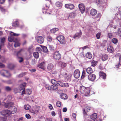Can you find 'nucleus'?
Instances as JSON below:
<instances>
[{
  "instance_id": "obj_1",
  "label": "nucleus",
  "mask_w": 121,
  "mask_h": 121,
  "mask_svg": "<svg viewBox=\"0 0 121 121\" xmlns=\"http://www.w3.org/2000/svg\"><path fill=\"white\" fill-rule=\"evenodd\" d=\"M14 103L10 102L5 103L4 104L5 107L6 108H8L10 114H14L16 112L17 109L16 108L13 106Z\"/></svg>"
},
{
  "instance_id": "obj_2",
  "label": "nucleus",
  "mask_w": 121,
  "mask_h": 121,
  "mask_svg": "<svg viewBox=\"0 0 121 121\" xmlns=\"http://www.w3.org/2000/svg\"><path fill=\"white\" fill-rule=\"evenodd\" d=\"M53 57L55 60H59L61 59V55L58 51H56L53 53Z\"/></svg>"
},
{
  "instance_id": "obj_3",
  "label": "nucleus",
  "mask_w": 121,
  "mask_h": 121,
  "mask_svg": "<svg viewBox=\"0 0 121 121\" xmlns=\"http://www.w3.org/2000/svg\"><path fill=\"white\" fill-rule=\"evenodd\" d=\"M56 39L61 44H65L66 43L65 40V37L63 35L58 36Z\"/></svg>"
},
{
  "instance_id": "obj_4",
  "label": "nucleus",
  "mask_w": 121,
  "mask_h": 121,
  "mask_svg": "<svg viewBox=\"0 0 121 121\" xmlns=\"http://www.w3.org/2000/svg\"><path fill=\"white\" fill-rule=\"evenodd\" d=\"M1 115L6 117H9L10 115L9 110H3L1 112Z\"/></svg>"
},
{
  "instance_id": "obj_5",
  "label": "nucleus",
  "mask_w": 121,
  "mask_h": 121,
  "mask_svg": "<svg viewBox=\"0 0 121 121\" xmlns=\"http://www.w3.org/2000/svg\"><path fill=\"white\" fill-rule=\"evenodd\" d=\"M78 7L82 13L85 12V8L84 4H79L78 5Z\"/></svg>"
},
{
  "instance_id": "obj_6",
  "label": "nucleus",
  "mask_w": 121,
  "mask_h": 121,
  "mask_svg": "<svg viewBox=\"0 0 121 121\" xmlns=\"http://www.w3.org/2000/svg\"><path fill=\"white\" fill-rule=\"evenodd\" d=\"M88 77L89 80L92 81H93L95 80L96 76L95 74H92L88 75Z\"/></svg>"
},
{
  "instance_id": "obj_7",
  "label": "nucleus",
  "mask_w": 121,
  "mask_h": 121,
  "mask_svg": "<svg viewBox=\"0 0 121 121\" xmlns=\"http://www.w3.org/2000/svg\"><path fill=\"white\" fill-rule=\"evenodd\" d=\"M80 75V72L79 70L77 69L76 70L74 73V77L76 78H78Z\"/></svg>"
},
{
  "instance_id": "obj_8",
  "label": "nucleus",
  "mask_w": 121,
  "mask_h": 121,
  "mask_svg": "<svg viewBox=\"0 0 121 121\" xmlns=\"http://www.w3.org/2000/svg\"><path fill=\"white\" fill-rule=\"evenodd\" d=\"M65 6L66 8L71 10L73 9L74 8V5L73 4L71 3L65 4Z\"/></svg>"
},
{
  "instance_id": "obj_9",
  "label": "nucleus",
  "mask_w": 121,
  "mask_h": 121,
  "mask_svg": "<svg viewBox=\"0 0 121 121\" xmlns=\"http://www.w3.org/2000/svg\"><path fill=\"white\" fill-rule=\"evenodd\" d=\"M37 42L39 43L42 44L43 43L44 41V38L42 36H38L37 39Z\"/></svg>"
},
{
  "instance_id": "obj_10",
  "label": "nucleus",
  "mask_w": 121,
  "mask_h": 121,
  "mask_svg": "<svg viewBox=\"0 0 121 121\" xmlns=\"http://www.w3.org/2000/svg\"><path fill=\"white\" fill-rule=\"evenodd\" d=\"M90 87H87L86 88L84 94L85 96H89L90 95Z\"/></svg>"
},
{
  "instance_id": "obj_11",
  "label": "nucleus",
  "mask_w": 121,
  "mask_h": 121,
  "mask_svg": "<svg viewBox=\"0 0 121 121\" xmlns=\"http://www.w3.org/2000/svg\"><path fill=\"white\" fill-rule=\"evenodd\" d=\"M45 63L44 61L41 62L37 66L39 68L42 69L43 70H44L45 69V68L44 66Z\"/></svg>"
},
{
  "instance_id": "obj_12",
  "label": "nucleus",
  "mask_w": 121,
  "mask_h": 121,
  "mask_svg": "<svg viewBox=\"0 0 121 121\" xmlns=\"http://www.w3.org/2000/svg\"><path fill=\"white\" fill-rule=\"evenodd\" d=\"M26 85V82L23 83L22 84H21L20 85L19 87V89L20 91L23 90H25V87Z\"/></svg>"
},
{
  "instance_id": "obj_13",
  "label": "nucleus",
  "mask_w": 121,
  "mask_h": 121,
  "mask_svg": "<svg viewBox=\"0 0 121 121\" xmlns=\"http://www.w3.org/2000/svg\"><path fill=\"white\" fill-rule=\"evenodd\" d=\"M82 33L81 30H80V32L79 33H77L74 35L73 38L74 39H76L77 38H79L82 35Z\"/></svg>"
},
{
  "instance_id": "obj_14",
  "label": "nucleus",
  "mask_w": 121,
  "mask_h": 121,
  "mask_svg": "<svg viewBox=\"0 0 121 121\" xmlns=\"http://www.w3.org/2000/svg\"><path fill=\"white\" fill-rule=\"evenodd\" d=\"M54 65H53L52 63H50L48 65L47 67L48 70L49 71L52 70L54 68Z\"/></svg>"
},
{
  "instance_id": "obj_15",
  "label": "nucleus",
  "mask_w": 121,
  "mask_h": 121,
  "mask_svg": "<svg viewBox=\"0 0 121 121\" xmlns=\"http://www.w3.org/2000/svg\"><path fill=\"white\" fill-rule=\"evenodd\" d=\"M107 51L109 52L112 53L113 52L114 48L110 45H109L108 47Z\"/></svg>"
},
{
  "instance_id": "obj_16",
  "label": "nucleus",
  "mask_w": 121,
  "mask_h": 121,
  "mask_svg": "<svg viewBox=\"0 0 121 121\" xmlns=\"http://www.w3.org/2000/svg\"><path fill=\"white\" fill-rule=\"evenodd\" d=\"M99 75L100 76L102 77V78L104 79H105L106 78V74L102 71H100L99 72Z\"/></svg>"
},
{
  "instance_id": "obj_17",
  "label": "nucleus",
  "mask_w": 121,
  "mask_h": 121,
  "mask_svg": "<svg viewBox=\"0 0 121 121\" xmlns=\"http://www.w3.org/2000/svg\"><path fill=\"white\" fill-rule=\"evenodd\" d=\"M0 72L1 74L3 76H5L4 74L5 73L8 74L10 76V73H9L8 71L7 70H2L0 71Z\"/></svg>"
},
{
  "instance_id": "obj_18",
  "label": "nucleus",
  "mask_w": 121,
  "mask_h": 121,
  "mask_svg": "<svg viewBox=\"0 0 121 121\" xmlns=\"http://www.w3.org/2000/svg\"><path fill=\"white\" fill-rule=\"evenodd\" d=\"M76 13L74 12H72L70 13L68 16V17L70 18H74L76 16Z\"/></svg>"
},
{
  "instance_id": "obj_19",
  "label": "nucleus",
  "mask_w": 121,
  "mask_h": 121,
  "mask_svg": "<svg viewBox=\"0 0 121 121\" xmlns=\"http://www.w3.org/2000/svg\"><path fill=\"white\" fill-rule=\"evenodd\" d=\"M60 96L61 98L63 99H66L68 98L67 95L65 94L62 93L61 94Z\"/></svg>"
},
{
  "instance_id": "obj_20",
  "label": "nucleus",
  "mask_w": 121,
  "mask_h": 121,
  "mask_svg": "<svg viewBox=\"0 0 121 121\" xmlns=\"http://www.w3.org/2000/svg\"><path fill=\"white\" fill-rule=\"evenodd\" d=\"M97 13V10L94 9H91L90 12V14L92 16L95 15Z\"/></svg>"
},
{
  "instance_id": "obj_21",
  "label": "nucleus",
  "mask_w": 121,
  "mask_h": 121,
  "mask_svg": "<svg viewBox=\"0 0 121 121\" xmlns=\"http://www.w3.org/2000/svg\"><path fill=\"white\" fill-rule=\"evenodd\" d=\"M45 3L46 7L48 8L50 4H51V0H46Z\"/></svg>"
},
{
  "instance_id": "obj_22",
  "label": "nucleus",
  "mask_w": 121,
  "mask_h": 121,
  "mask_svg": "<svg viewBox=\"0 0 121 121\" xmlns=\"http://www.w3.org/2000/svg\"><path fill=\"white\" fill-rule=\"evenodd\" d=\"M86 87L83 86H82L80 88V91L82 94H83Z\"/></svg>"
},
{
  "instance_id": "obj_23",
  "label": "nucleus",
  "mask_w": 121,
  "mask_h": 121,
  "mask_svg": "<svg viewBox=\"0 0 121 121\" xmlns=\"http://www.w3.org/2000/svg\"><path fill=\"white\" fill-rule=\"evenodd\" d=\"M18 42V41L17 39V38L15 39V41L14 42L15 43L14 45L15 48L19 46L20 45V43Z\"/></svg>"
},
{
  "instance_id": "obj_24",
  "label": "nucleus",
  "mask_w": 121,
  "mask_h": 121,
  "mask_svg": "<svg viewBox=\"0 0 121 121\" xmlns=\"http://www.w3.org/2000/svg\"><path fill=\"white\" fill-rule=\"evenodd\" d=\"M34 48L33 47L31 46H30L28 48L27 51L30 53H32L33 51Z\"/></svg>"
},
{
  "instance_id": "obj_25",
  "label": "nucleus",
  "mask_w": 121,
  "mask_h": 121,
  "mask_svg": "<svg viewBox=\"0 0 121 121\" xmlns=\"http://www.w3.org/2000/svg\"><path fill=\"white\" fill-rule=\"evenodd\" d=\"M8 40L10 42L15 41V39H14V37L12 35H10V36H9L8 37Z\"/></svg>"
},
{
  "instance_id": "obj_26",
  "label": "nucleus",
  "mask_w": 121,
  "mask_h": 121,
  "mask_svg": "<svg viewBox=\"0 0 121 121\" xmlns=\"http://www.w3.org/2000/svg\"><path fill=\"white\" fill-rule=\"evenodd\" d=\"M53 86L52 85H50L48 84H47L45 85V87L48 90H51Z\"/></svg>"
},
{
  "instance_id": "obj_27",
  "label": "nucleus",
  "mask_w": 121,
  "mask_h": 121,
  "mask_svg": "<svg viewBox=\"0 0 121 121\" xmlns=\"http://www.w3.org/2000/svg\"><path fill=\"white\" fill-rule=\"evenodd\" d=\"M22 51H23V49H21L17 52L16 53V56L18 57H19V56L22 55L21 52Z\"/></svg>"
},
{
  "instance_id": "obj_28",
  "label": "nucleus",
  "mask_w": 121,
  "mask_h": 121,
  "mask_svg": "<svg viewBox=\"0 0 121 121\" xmlns=\"http://www.w3.org/2000/svg\"><path fill=\"white\" fill-rule=\"evenodd\" d=\"M19 22L17 21L13 22L12 23V26L14 27H18L19 26Z\"/></svg>"
},
{
  "instance_id": "obj_29",
  "label": "nucleus",
  "mask_w": 121,
  "mask_h": 121,
  "mask_svg": "<svg viewBox=\"0 0 121 121\" xmlns=\"http://www.w3.org/2000/svg\"><path fill=\"white\" fill-rule=\"evenodd\" d=\"M97 117V115L96 113H94L90 116V118L92 120L95 119Z\"/></svg>"
},
{
  "instance_id": "obj_30",
  "label": "nucleus",
  "mask_w": 121,
  "mask_h": 121,
  "mask_svg": "<svg viewBox=\"0 0 121 121\" xmlns=\"http://www.w3.org/2000/svg\"><path fill=\"white\" fill-rule=\"evenodd\" d=\"M86 71L88 73L90 74L92 73L93 72L92 69L90 67H88L86 69Z\"/></svg>"
},
{
  "instance_id": "obj_31",
  "label": "nucleus",
  "mask_w": 121,
  "mask_h": 121,
  "mask_svg": "<svg viewBox=\"0 0 121 121\" xmlns=\"http://www.w3.org/2000/svg\"><path fill=\"white\" fill-rule=\"evenodd\" d=\"M108 56L106 54L103 55L102 57V59L103 61H105L108 59Z\"/></svg>"
},
{
  "instance_id": "obj_32",
  "label": "nucleus",
  "mask_w": 121,
  "mask_h": 121,
  "mask_svg": "<svg viewBox=\"0 0 121 121\" xmlns=\"http://www.w3.org/2000/svg\"><path fill=\"white\" fill-rule=\"evenodd\" d=\"M86 57L89 59H91L92 57V55L89 52H88L86 55Z\"/></svg>"
},
{
  "instance_id": "obj_33",
  "label": "nucleus",
  "mask_w": 121,
  "mask_h": 121,
  "mask_svg": "<svg viewBox=\"0 0 121 121\" xmlns=\"http://www.w3.org/2000/svg\"><path fill=\"white\" fill-rule=\"evenodd\" d=\"M51 82V83L55 86H56L58 85V82L55 79H52Z\"/></svg>"
},
{
  "instance_id": "obj_34",
  "label": "nucleus",
  "mask_w": 121,
  "mask_h": 121,
  "mask_svg": "<svg viewBox=\"0 0 121 121\" xmlns=\"http://www.w3.org/2000/svg\"><path fill=\"white\" fill-rule=\"evenodd\" d=\"M59 29L57 28H54L50 30V32L52 33H54L56 31L59 30Z\"/></svg>"
},
{
  "instance_id": "obj_35",
  "label": "nucleus",
  "mask_w": 121,
  "mask_h": 121,
  "mask_svg": "<svg viewBox=\"0 0 121 121\" xmlns=\"http://www.w3.org/2000/svg\"><path fill=\"white\" fill-rule=\"evenodd\" d=\"M33 55L34 57L36 58L37 59L39 57V54L38 52H34L33 53Z\"/></svg>"
},
{
  "instance_id": "obj_36",
  "label": "nucleus",
  "mask_w": 121,
  "mask_h": 121,
  "mask_svg": "<svg viewBox=\"0 0 121 121\" xmlns=\"http://www.w3.org/2000/svg\"><path fill=\"white\" fill-rule=\"evenodd\" d=\"M56 5L57 7H60L62 6V4L61 2L58 1L56 2Z\"/></svg>"
},
{
  "instance_id": "obj_37",
  "label": "nucleus",
  "mask_w": 121,
  "mask_h": 121,
  "mask_svg": "<svg viewBox=\"0 0 121 121\" xmlns=\"http://www.w3.org/2000/svg\"><path fill=\"white\" fill-rule=\"evenodd\" d=\"M5 39V38L4 37H3L1 38L0 42V45H1V46H3L4 45V42Z\"/></svg>"
},
{
  "instance_id": "obj_38",
  "label": "nucleus",
  "mask_w": 121,
  "mask_h": 121,
  "mask_svg": "<svg viewBox=\"0 0 121 121\" xmlns=\"http://www.w3.org/2000/svg\"><path fill=\"white\" fill-rule=\"evenodd\" d=\"M47 40L48 41L51 42L53 39L51 36H48L47 38Z\"/></svg>"
},
{
  "instance_id": "obj_39",
  "label": "nucleus",
  "mask_w": 121,
  "mask_h": 121,
  "mask_svg": "<svg viewBox=\"0 0 121 121\" xmlns=\"http://www.w3.org/2000/svg\"><path fill=\"white\" fill-rule=\"evenodd\" d=\"M43 49V51L45 53H47L48 52V50L46 47L45 46H43L42 47Z\"/></svg>"
},
{
  "instance_id": "obj_40",
  "label": "nucleus",
  "mask_w": 121,
  "mask_h": 121,
  "mask_svg": "<svg viewBox=\"0 0 121 121\" xmlns=\"http://www.w3.org/2000/svg\"><path fill=\"white\" fill-rule=\"evenodd\" d=\"M101 34V33L100 32H99L97 33L96 35V37L97 39H99Z\"/></svg>"
},
{
  "instance_id": "obj_41",
  "label": "nucleus",
  "mask_w": 121,
  "mask_h": 121,
  "mask_svg": "<svg viewBox=\"0 0 121 121\" xmlns=\"http://www.w3.org/2000/svg\"><path fill=\"white\" fill-rule=\"evenodd\" d=\"M10 34V35L13 36H17L20 35L19 34L15 33L12 32H11Z\"/></svg>"
},
{
  "instance_id": "obj_42",
  "label": "nucleus",
  "mask_w": 121,
  "mask_h": 121,
  "mask_svg": "<svg viewBox=\"0 0 121 121\" xmlns=\"http://www.w3.org/2000/svg\"><path fill=\"white\" fill-rule=\"evenodd\" d=\"M27 73L26 72H24V73H22L20 74H19L18 75V77L19 78H21L26 74Z\"/></svg>"
},
{
  "instance_id": "obj_43",
  "label": "nucleus",
  "mask_w": 121,
  "mask_h": 121,
  "mask_svg": "<svg viewBox=\"0 0 121 121\" xmlns=\"http://www.w3.org/2000/svg\"><path fill=\"white\" fill-rule=\"evenodd\" d=\"M112 42L114 44H116L117 43L118 40L116 38H114L112 40Z\"/></svg>"
},
{
  "instance_id": "obj_44",
  "label": "nucleus",
  "mask_w": 121,
  "mask_h": 121,
  "mask_svg": "<svg viewBox=\"0 0 121 121\" xmlns=\"http://www.w3.org/2000/svg\"><path fill=\"white\" fill-rule=\"evenodd\" d=\"M86 75L85 71L83 70L82 72V75L81 76V78L82 79Z\"/></svg>"
},
{
  "instance_id": "obj_45",
  "label": "nucleus",
  "mask_w": 121,
  "mask_h": 121,
  "mask_svg": "<svg viewBox=\"0 0 121 121\" xmlns=\"http://www.w3.org/2000/svg\"><path fill=\"white\" fill-rule=\"evenodd\" d=\"M115 66L116 68H117L118 69L121 66V64L119 61L116 64H115Z\"/></svg>"
},
{
  "instance_id": "obj_46",
  "label": "nucleus",
  "mask_w": 121,
  "mask_h": 121,
  "mask_svg": "<svg viewBox=\"0 0 121 121\" xmlns=\"http://www.w3.org/2000/svg\"><path fill=\"white\" fill-rule=\"evenodd\" d=\"M97 64L96 62L94 60H93L91 62V65L93 67L95 66Z\"/></svg>"
},
{
  "instance_id": "obj_47",
  "label": "nucleus",
  "mask_w": 121,
  "mask_h": 121,
  "mask_svg": "<svg viewBox=\"0 0 121 121\" xmlns=\"http://www.w3.org/2000/svg\"><path fill=\"white\" fill-rule=\"evenodd\" d=\"M117 35L121 37V29L119 28L117 30Z\"/></svg>"
},
{
  "instance_id": "obj_48",
  "label": "nucleus",
  "mask_w": 121,
  "mask_h": 121,
  "mask_svg": "<svg viewBox=\"0 0 121 121\" xmlns=\"http://www.w3.org/2000/svg\"><path fill=\"white\" fill-rule=\"evenodd\" d=\"M5 90L7 91H11L12 89L9 86H6L5 87Z\"/></svg>"
},
{
  "instance_id": "obj_49",
  "label": "nucleus",
  "mask_w": 121,
  "mask_h": 121,
  "mask_svg": "<svg viewBox=\"0 0 121 121\" xmlns=\"http://www.w3.org/2000/svg\"><path fill=\"white\" fill-rule=\"evenodd\" d=\"M58 85L59 84L60 86L63 87L64 86V83L60 81L58 82Z\"/></svg>"
},
{
  "instance_id": "obj_50",
  "label": "nucleus",
  "mask_w": 121,
  "mask_h": 121,
  "mask_svg": "<svg viewBox=\"0 0 121 121\" xmlns=\"http://www.w3.org/2000/svg\"><path fill=\"white\" fill-rule=\"evenodd\" d=\"M26 94L29 95H30L31 93V91L28 89H26Z\"/></svg>"
},
{
  "instance_id": "obj_51",
  "label": "nucleus",
  "mask_w": 121,
  "mask_h": 121,
  "mask_svg": "<svg viewBox=\"0 0 121 121\" xmlns=\"http://www.w3.org/2000/svg\"><path fill=\"white\" fill-rule=\"evenodd\" d=\"M48 46L49 49L51 51H53L54 50V48L53 46L49 45Z\"/></svg>"
},
{
  "instance_id": "obj_52",
  "label": "nucleus",
  "mask_w": 121,
  "mask_h": 121,
  "mask_svg": "<svg viewBox=\"0 0 121 121\" xmlns=\"http://www.w3.org/2000/svg\"><path fill=\"white\" fill-rule=\"evenodd\" d=\"M56 104L57 107H60L61 105V103L60 101H57L56 103Z\"/></svg>"
},
{
  "instance_id": "obj_53",
  "label": "nucleus",
  "mask_w": 121,
  "mask_h": 121,
  "mask_svg": "<svg viewBox=\"0 0 121 121\" xmlns=\"http://www.w3.org/2000/svg\"><path fill=\"white\" fill-rule=\"evenodd\" d=\"M113 36L112 34L110 33H109L108 34V37L109 38H112Z\"/></svg>"
},
{
  "instance_id": "obj_54",
  "label": "nucleus",
  "mask_w": 121,
  "mask_h": 121,
  "mask_svg": "<svg viewBox=\"0 0 121 121\" xmlns=\"http://www.w3.org/2000/svg\"><path fill=\"white\" fill-rule=\"evenodd\" d=\"M61 66L63 68L65 67L67 65V64L65 62H62L61 64Z\"/></svg>"
},
{
  "instance_id": "obj_55",
  "label": "nucleus",
  "mask_w": 121,
  "mask_h": 121,
  "mask_svg": "<svg viewBox=\"0 0 121 121\" xmlns=\"http://www.w3.org/2000/svg\"><path fill=\"white\" fill-rule=\"evenodd\" d=\"M9 68L11 69H13L14 67V65L12 64H10L9 65Z\"/></svg>"
},
{
  "instance_id": "obj_56",
  "label": "nucleus",
  "mask_w": 121,
  "mask_h": 121,
  "mask_svg": "<svg viewBox=\"0 0 121 121\" xmlns=\"http://www.w3.org/2000/svg\"><path fill=\"white\" fill-rule=\"evenodd\" d=\"M87 111H85V109L83 108V112L84 115L85 116L87 115Z\"/></svg>"
},
{
  "instance_id": "obj_57",
  "label": "nucleus",
  "mask_w": 121,
  "mask_h": 121,
  "mask_svg": "<svg viewBox=\"0 0 121 121\" xmlns=\"http://www.w3.org/2000/svg\"><path fill=\"white\" fill-rule=\"evenodd\" d=\"M36 51L39 52H40L41 49L40 47H37L36 48Z\"/></svg>"
},
{
  "instance_id": "obj_58",
  "label": "nucleus",
  "mask_w": 121,
  "mask_h": 121,
  "mask_svg": "<svg viewBox=\"0 0 121 121\" xmlns=\"http://www.w3.org/2000/svg\"><path fill=\"white\" fill-rule=\"evenodd\" d=\"M18 58L20 59V60H19V63H21L24 60L23 58L22 57H18Z\"/></svg>"
},
{
  "instance_id": "obj_59",
  "label": "nucleus",
  "mask_w": 121,
  "mask_h": 121,
  "mask_svg": "<svg viewBox=\"0 0 121 121\" xmlns=\"http://www.w3.org/2000/svg\"><path fill=\"white\" fill-rule=\"evenodd\" d=\"M29 107V106L28 105H25L24 106V108L26 110H28L30 108L29 107Z\"/></svg>"
},
{
  "instance_id": "obj_60",
  "label": "nucleus",
  "mask_w": 121,
  "mask_h": 121,
  "mask_svg": "<svg viewBox=\"0 0 121 121\" xmlns=\"http://www.w3.org/2000/svg\"><path fill=\"white\" fill-rule=\"evenodd\" d=\"M58 87H55L53 86L52 87V90L54 91H56L58 89Z\"/></svg>"
},
{
  "instance_id": "obj_61",
  "label": "nucleus",
  "mask_w": 121,
  "mask_h": 121,
  "mask_svg": "<svg viewBox=\"0 0 121 121\" xmlns=\"http://www.w3.org/2000/svg\"><path fill=\"white\" fill-rule=\"evenodd\" d=\"M26 117L28 119H30L31 118L30 115L28 114H26Z\"/></svg>"
},
{
  "instance_id": "obj_62",
  "label": "nucleus",
  "mask_w": 121,
  "mask_h": 121,
  "mask_svg": "<svg viewBox=\"0 0 121 121\" xmlns=\"http://www.w3.org/2000/svg\"><path fill=\"white\" fill-rule=\"evenodd\" d=\"M101 16V15L100 13H98L96 17H95V18H100Z\"/></svg>"
},
{
  "instance_id": "obj_63",
  "label": "nucleus",
  "mask_w": 121,
  "mask_h": 121,
  "mask_svg": "<svg viewBox=\"0 0 121 121\" xmlns=\"http://www.w3.org/2000/svg\"><path fill=\"white\" fill-rule=\"evenodd\" d=\"M30 111L31 112L35 114H36L37 112V111L35 112V111H34L32 109H30Z\"/></svg>"
},
{
  "instance_id": "obj_64",
  "label": "nucleus",
  "mask_w": 121,
  "mask_h": 121,
  "mask_svg": "<svg viewBox=\"0 0 121 121\" xmlns=\"http://www.w3.org/2000/svg\"><path fill=\"white\" fill-rule=\"evenodd\" d=\"M91 109V108L87 106L86 107V110L87 112L89 111Z\"/></svg>"
}]
</instances>
